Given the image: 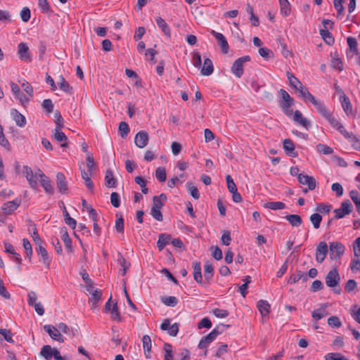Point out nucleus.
<instances>
[{"instance_id":"17","label":"nucleus","mask_w":360,"mask_h":360,"mask_svg":"<svg viewBox=\"0 0 360 360\" xmlns=\"http://www.w3.org/2000/svg\"><path fill=\"white\" fill-rule=\"evenodd\" d=\"M283 149L288 156L296 158L298 155L297 151H295V147L294 143L290 139H285L283 140Z\"/></svg>"},{"instance_id":"63","label":"nucleus","mask_w":360,"mask_h":360,"mask_svg":"<svg viewBox=\"0 0 360 360\" xmlns=\"http://www.w3.org/2000/svg\"><path fill=\"white\" fill-rule=\"evenodd\" d=\"M38 5L42 13H51V11L47 0H38Z\"/></svg>"},{"instance_id":"26","label":"nucleus","mask_w":360,"mask_h":360,"mask_svg":"<svg viewBox=\"0 0 360 360\" xmlns=\"http://www.w3.org/2000/svg\"><path fill=\"white\" fill-rule=\"evenodd\" d=\"M60 233L62 234V240L65 244V248L70 250V252L72 251V240L70 237L69 236L67 228L65 226H63L60 229Z\"/></svg>"},{"instance_id":"46","label":"nucleus","mask_w":360,"mask_h":360,"mask_svg":"<svg viewBox=\"0 0 360 360\" xmlns=\"http://www.w3.org/2000/svg\"><path fill=\"white\" fill-rule=\"evenodd\" d=\"M281 7V13L283 16H288L290 15L291 12L290 4L288 0L283 1V2H280Z\"/></svg>"},{"instance_id":"23","label":"nucleus","mask_w":360,"mask_h":360,"mask_svg":"<svg viewBox=\"0 0 360 360\" xmlns=\"http://www.w3.org/2000/svg\"><path fill=\"white\" fill-rule=\"evenodd\" d=\"M172 236L167 233H160L157 241V247L159 251H162L165 247L171 242Z\"/></svg>"},{"instance_id":"43","label":"nucleus","mask_w":360,"mask_h":360,"mask_svg":"<svg viewBox=\"0 0 360 360\" xmlns=\"http://www.w3.org/2000/svg\"><path fill=\"white\" fill-rule=\"evenodd\" d=\"M264 207L273 210H282L285 207L283 202H269L264 204Z\"/></svg>"},{"instance_id":"59","label":"nucleus","mask_w":360,"mask_h":360,"mask_svg":"<svg viewBox=\"0 0 360 360\" xmlns=\"http://www.w3.org/2000/svg\"><path fill=\"white\" fill-rule=\"evenodd\" d=\"M328 324L333 328H340L342 326L339 318L335 316H330L328 319Z\"/></svg>"},{"instance_id":"31","label":"nucleus","mask_w":360,"mask_h":360,"mask_svg":"<svg viewBox=\"0 0 360 360\" xmlns=\"http://www.w3.org/2000/svg\"><path fill=\"white\" fill-rule=\"evenodd\" d=\"M61 129L62 128H59V129H55L54 130V134H53V136H54V138L56 141H59V142H63L62 144H61V147L63 148H67L68 147V143H67V141H68V137L66 136V135L61 131Z\"/></svg>"},{"instance_id":"32","label":"nucleus","mask_w":360,"mask_h":360,"mask_svg":"<svg viewBox=\"0 0 360 360\" xmlns=\"http://www.w3.org/2000/svg\"><path fill=\"white\" fill-rule=\"evenodd\" d=\"M105 185L109 188H115L117 186V179L113 176V172L108 169L105 176Z\"/></svg>"},{"instance_id":"8","label":"nucleus","mask_w":360,"mask_h":360,"mask_svg":"<svg viewBox=\"0 0 360 360\" xmlns=\"http://www.w3.org/2000/svg\"><path fill=\"white\" fill-rule=\"evenodd\" d=\"M56 186L58 192L61 194H66L68 191V181L64 174L58 172L56 174Z\"/></svg>"},{"instance_id":"7","label":"nucleus","mask_w":360,"mask_h":360,"mask_svg":"<svg viewBox=\"0 0 360 360\" xmlns=\"http://www.w3.org/2000/svg\"><path fill=\"white\" fill-rule=\"evenodd\" d=\"M11 91L17 99L19 100L20 103L25 105L30 101V98H27L20 90V87L13 82H10Z\"/></svg>"},{"instance_id":"40","label":"nucleus","mask_w":360,"mask_h":360,"mask_svg":"<svg viewBox=\"0 0 360 360\" xmlns=\"http://www.w3.org/2000/svg\"><path fill=\"white\" fill-rule=\"evenodd\" d=\"M58 85L59 89L64 92L69 93L70 94H72V87L67 81H65L63 76L60 77V81L58 82Z\"/></svg>"},{"instance_id":"20","label":"nucleus","mask_w":360,"mask_h":360,"mask_svg":"<svg viewBox=\"0 0 360 360\" xmlns=\"http://www.w3.org/2000/svg\"><path fill=\"white\" fill-rule=\"evenodd\" d=\"M193 278L198 283L202 285H205V283L202 281V272H201V264L200 262H193Z\"/></svg>"},{"instance_id":"4","label":"nucleus","mask_w":360,"mask_h":360,"mask_svg":"<svg viewBox=\"0 0 360 360\" xmlns=\"http://www.w3.org/2000/svg\"><path fill=\"white\" fill-rule=\"evenodd\" d=\"M352 212V205L349 200H346L341 203L340 207L335 209L334 212L335 219H339L343 218L346 214H349Z\"/></svg>"},{"instance_id":"38","label":"nucleus","mask_w":360,"mask_h":360,"mask_svg":"<svg viewBox=\"0 0 360 360\" xmlns=\"http://www.w3.org/2000/svg\"><path fill=\"white\" fill-rule=\"evenodd\" d=\"M319 34L327 44L333 45L335 43V39L328 30L321 29Z\"/></svg>"},{"instance_id":"52","label":"nucleus","mask_w":360,"mask_h":360,"mask_svg":"<svg viewBox=\"0 0 360 360\" xmlns=\"http://www.w3.org/2000/svg\"><path fill=\"white\" fill-rule=\"evenodd\" d=\"M298 91L303 98L309 101L311 103L315 99V97L304 86L300 89Z\"/></svg>"},{"instance_id":"57","label":"nucleus","mask_w":360,"mask_h":360,"mask_svg":"<svg viewBox=\"0 0 360 360\" xmlns=\"http://www.w3.org/2000/svg\"><path fill=\"white\" fill-rule=\"evenodd\" d=\"M0 334L4 337V340L11 343H13L14 341L12 338V333L10 330L5 328H0Z\"/></svg>"},{"instance_id":"24","label":"nucleus","mask_w":360,"mask_h":360,"mask_svg":"<svg viewBox=\"0 0 360 360\" xmlns=\"http://www.w3.org/2000/svg\"><path fill=\"white\" fill-rule=\"evenodd\" d=\"M293 120L306 128L307 129L311 126L310 122L303 117L302 112L299 110H295L294 112Z\"/></svg>"},{"instance_id":"1","label":"nucleus","mask_w":360,"mask_h":360,"mask_svg":"<svg viewBox=\"0 0 360 360\" xmlns=\"http://www.w3.org/2000/svg\"><path fill=\"white\" fill-rule=\"evenodd\" d=\"M340 281V276L337 268H333L326 276V285L333 288V292L338 295L341 293V288L339 286Z\"/></svg>"},{"instance_id":"9","label":"nucleus","mask_w":360,"mask_h":360,"mask_svg":"<svg viewBox=\"0 0 360 360\" xmlns=\"http://www.w3.org/2000/svg\"><path fill=\"white\" fill-rule=\"evenodd\" d=\"M328 252V245L326 242L321 241L319 243L316 250V259L319 263H322Z\"/></svg>"},{"instance_id":"29","label":"nucleus","mask_w":360,"mask_h":360,"mask_svg":"<svg viewBox=\"0 0 360 360\" xmlns=\"http://www.w3.org/2000/svg\"><path fill=\"white\" fill-rule=\"evenodd\" d=\"M214 275V267L212 264L206 263L205 264V271H204V276L205 281V287H207L210 285V281L213 277Z\"/></svg>"},{"instance_id":"12","label":"nucleus","mask_w":360,"mask_h":360,"mask_svg":"<svg viewBox=\"0 0 360 360\" xmlns=\"http://www.w3.org/2000/svg\"><path fill=\"white\" fill-rule=\"evenodd\" d=\"M325 119L327 120L329 124L333 128L337 129L342 135H348V131L345 129L343 125L335 117H334L330 112L326 115Z\"/></svg>"},{"instance_id":"41","label":"nucleus","mask_w":360,"mask_h":360,"mask_svg":"<svg viewBox=\"0 0 360 360\" xmlns=\"http://www.w3.org/2000/svg\"><path fill=\"white\" fill-rule=\"evenodd\" d=\"M57 327L58 328L59 330L62 331L63 333L70 337H75L76 335L75 330L73 328L68 327L64 323H58L57 325Z\"/></svg>"},{"instance_id":"60","label":"nucleus","mask_w":360,"mask_h":360,"mask_svg":"<svg viewBox=\"0 0 360 360\" xmlns=\"http://www.w3.org/2000/svg\"><path fill=\"white\" fill-rule=\"evenodd\" d=\"M316 147H317L318 151H319L320 153H322L324 155H330L333 153V148L326 145L319 143L317 145Z\"/></svg>"},{"instance_id":"15","label":"nucleus","mask_w":360,"mask_h":360,"mask_svg":"<svg viewBox=\"0 0 360 360\" xmlns=\"http://www.w3.org/2000/svg\"><path fill=\"white\" fill-rule=\"evenodd\" d=\"M18 54L20 60L25 62L31 61V56L29 47L27 44L21 42L18 45Z\"/></svg>"},{"instance_id":"58","label":"nucleus","mask_w":360,"mask_h":360,"mask_svg":"<svg viewBox=\"0 0 360 360\" xmlns=\"http://www.w3.org/2000/svg\"><path fill=\"white\" fill-rule=\"evenodd\" d=\"M110 312H111V318L113 320H115L118 322L121 321L122 319H121V316H120V314L118 310L117 302H115L113 304V307H112V309L110 310Z\"/></svg>"},{"instance_id":"5","label":"nucleus","mask_w":360,"mask_h":360,"mask_svg":"<svg viewBox=\"0 0 360 360\" xmlns=\"http://www.w3.org/2000/svg\"><path fill=\"white\" fill-rule=\"evenodd\" d=\"M221 332L218 330V327L213 329L207 335L203 337L198 343V348L206 349L207 346L213 342L217 336Z\"/></svg>"},{"instance_id":"53","label":"nucleus","mask_w":360,"mask_h":360,"mask_svg":"<svg viewBox=\"0 0 360 360\" xmlns=\"http://www.w3.org/2000/svg\"><path fill=\"white\" fill-rule=\"evenodd\" d=\"M164 350H165L164 360H172V359H173L172 346L169 343H165Z\"/></svg>"},{"instance_id":"11","label":"nucleus","mask_w":360,"mask_h":360,"mask_svg":"<svg viewBox=\"0 0 360 360\" xmlns=\"http://www.w3.org/2000/svg\"><path fill=\"white\" fill-rule=\"evenodd\" d=\"M44 329L53 340L59 342H64V338L59 332L58 328H56L52 325H45Z\"/></svg>"},{"instance_id":"27","label":"nucleus","mask_w":360,"mask_h":360,"mask_svg":"<svg viewBox=\"0 0 360 360\" xmlns=\"http://www.w3.org/2000/svg\"><path fill=\"white\" fill-rule=\"evenodd\" d=\"M257 307L262 316H266L270 313L271 306L266 300H260L257 302Z\"/></svg>"},{"instance_id":"39","label":"nucleus","mask_w":360,"mask_h":360,"mask_svg":"<svg viewBox=\"0 0 360 360\" xmlns=\"http://www.w3.org/2000/svg\"><path fill=\"white\" fill-rule=\"evenodd\" d=\"M294 105V102L280 101L279 106L283 112L288 117H290L293 114V111L290 108Z\"/></svg>"},{"instance_id":"25","label":"nucleus","mask_w":360,"mask_h":360,"mask_svg":"<svg viewBox=\"0 0 360 360\" xmlns=\"http://www.w3.org/2000/svg\"><path fill=\"white\" fill-rule=\"evenodd\" d=\"M201 74L205 76H210L214 72V66L212 61L210 58L204 60L203 65L201 68Z\"/></svg>"},{"instance_id":"30","label":"nucleus","mask_w":360,"mask_h":360,"mask_svg":"<svg viewBox=\"0 0 360 360\" xmlns=\"http://www.w3.org/2000/svg\"><path fill=\"white\" fill-rule=\"evenodd\" d=\"M156 23L158 26L162 30V32L167 37H171V30L167 25V23L162 19L161 17H158L155 18Z\"/></svg>"},{"instance_id":"3","label":"nucleus","mask_w":360,"mask_h":360,"mask_svg":"<svg viewBox=\"0 0 360 360\" xmlns=\"http://www.w3.org/2000/svg\"><path fill=\"white\" fill-rule=\"evenodd\" d=\"M329 250L330 259L337 260L344 255L345 248L341 243L333 242L330 243Z\"/></svg>"},{"instance_id":"13","label":"nucleus","mask_w":360,"mask_h":360,"mask_svg":"<svg viewBox=\"0 0 360 360\" xmlns=\"http://www.w3.org/2000/svg\"><path fill=\"white\" fill-rule=\"evenodd\" d=\"M20 203L21 199L20 198H17L12 201L5 202L1 207L3 213L5 214H11L20 206Z\"/></svg>"},{"instance_id":"35","label":"nucleus","mask_w":360,"mask_h":360,"mask_svg":"<svg viewBox=\"0 0 360 360\" xmlns=\"http://www.w3.org/2000/svg\"><path fill=\"white\" fill-rule=\"evenodd\" d=\"M287 77H288V79L289 81L290 85L293 89L298 91L300 89L302 88V86H303L302 84L297 77H295L294 76L293 74H292L290 72H287Z\"/></svg>"},{"instance_id":"47","label":"nucleus","mask_w":360,"mask_h":360,"mask_svg":"<svg viewBox=\"0 0 360 360\" xmlns=\"http://www.w3.org/2000/svg\"><path fill=\"white\" fill-rule=\"evenodd\" d=\"M188 191H189L191 195L195 200L200 198V193L196 186L193 185L192 183L188 182L186 185Z\"/></svg>"},{"instance_id":"62","label":"nucleus","mask_w":360,"mask_h":360,"mask_svg":"<svg viewBox=\"0 0 360 360\" xmlns=\"http://www.w3.org/2000/svg\"><path fill=\"white\" fill-rule=\"evenodd\" d=\"M193 64L195 68H200L201 67L202 60L201 56L199 52L195 51L192 56Z\"/></svg>"},{"instance_id":"33","label":"nucleus","mask_w":360,"mask_h":360,"mask_svg":"<svg viewBox=\"0 0 360 360\" xmlns=\"http://www.w3.org/2000/svg\"><path fill=\"white\" fill-rule=\"evenodd\" d=\"M143 350L145 356L147 359L150 358V351H151V340L149 335H145L142 338Z\"/></svg>"},{"instance_id":"22","label":"nucleus","mask_w":360,"mask_h":360,"mask_svg":"<svg viewBox=\"0 0 360 360\" xmlns=\"http://www.w3.org/2000/svg\"><path fill=\"white\" fill-rule=\"evenodd\" d=\"M11 115L16 123V124L20 127H23L26 124V119L25 117L19 112L16 109H12L11 111Z\"/></svg>"},{"instance_id":"51","label":"nucleus","mask_w":360,"mask_h":360,"mask_svg":"<svg viewBox=\"0 0 360 360\" xmlns=\"http://www.w3.org/2000/svg\"><path fill=\"white\" fill-rule=\"evenodd\" d=\"M347 41L348 46H349L350 51L353 52L354 54H358L359 51L357 48L356 39L354 37H349L347 39Z\"/></svg>"},{"instance_id":"37","label":"nucleus","mask_w":360,"mask_h":360,"mask_svg":"<svg viewBox=\"0 0 360 360\" xmlns=\"http://www.w3.org/2000/svg\"><path fill=\"white\" fill-rule=\"evenodd\" d=\"M285 218L292 226L298 227L302 224V219L298 214H288Z\"/></svg>"},{"instance_id":"18","label":"nucleus","mask_w":360,"mask_h":360,"mask_svg":"<svg viewBox=\"0 0 360 360\" xmlns=\"http://www.w3.org/2000/svg\"><path fill=\"white\" fill-rule=\"evenodd\" d=\"M211 34L218 41L219 45L221 47L222 52L224 53H227L229 49V46L225 37L221 33L217 32L214 30H212Z\"/></svg>"},{"instance_id":"49","label":"nucleus","mask_w":360,"mask_h":360,"mask_svg":"<svg viewBox=\"0 0 360 360\" xmlns=\"http://www.w3.org/2000/svg\"><path fill=\"white\" fill-rule=\"evenodd\" d=\"M155 177L160 182H165L166 181L167 174L165 167H159L156 169Z\"/></svg>"},{"instance_id":"48","label":"nucleus","mask_w":360,"mask_h":360,"mask_svg":"<svg viewBox=\"0 0 360 360\" xmlns=\"http://www.w3.org/2000/svg\"><path fill=\"white\" fill-rule=\"evenodd\" d=\"M119 133L122 138H125L129 133V127L126 122H121L119 124Z\"/></svg>"},{"instance_id":"50","label":"nucleus","mask_w":360,"mask_h":360,"mask_svg":"<svg viewBox=\"0 0 360 360\" xmlns=\"http://www.w3.org/2000/svg\"><path fill=\"white\" fill-rule=\"evenodd\" d=\"M258 52L259 54L266 60L274 57L273 51L266 47L260 48Z\"/></svg>"},{"instance_id":"45","label":"nucleus","mask_w":360,"mask_h":360,"mask_svg":"<svg viewBox=\"0 0 360 360\" xmlns=\"http://www.w3.org/2000/svg\"><path fill=\"white\" fill-rule=\"evenodd\" d=\"M309 220L313 224L314 228L318 229L322 221V216L319 213H314L310 216Z\"/></svg>"},{"instance_id":"61","label":"nucleus","mask_w":360,"mask_h":360,"mask_svg":"<svg viewBox=\"0 0 360 360\" xmlns=\"http://www.w3.org/2000/svg\"><path fill=\"white\" fill-rule=\"evenodd\" d=\"M343 2H344V0H334L333 1L334 8L337 11L338 17H340L343 13V11H344V6L342 5Z\"/></svg>"},{"instance_id":"44","label":"nucleus","mask_w":360,"mask_h":360,"mask_svg":"<svg viewBox=\"0 0 360 360\" xmlns=\"http://www.w3.org/2000/svg\"><path fill=\"white\" fill-rule=\"evenodd\" d=\"M161 302L168 307H175L178 303V299L174 296L162 297Z\"/></svg>"},{"instance_id":"28","label":"nucleus","mask_w":360,"mask_h":360,"mask_svg":"<svg viewBox=\"0 0 360 360\" xmlns=\"http://www.w3.org/2000/svg\"><path fill=\"white\" fill-rule=\"evenodd\" d=\"M328 304H322L320 308L314 310L311 313L313 319H314L316 321H319L323 318L325 316H326L328 314L326 310Z\"/></svg>"},{"instance_id":"42","label":"nucleus","mask_w":360,"mask_h":360,"mask_svg":"<svg viewBox=\"0 0 360 360\" xmlns=\"http://www.w3.org/2000/svg\"><path fill=\"white\" fill-rule=\"evenodd\" d=\"M345 139H347L352 143V146L357 150L360 151V140L353 134L348 132V135H343Z\"/></svg>"},{"instance_id":"64","label":"nucleus","mask_w":360,"mask_h":360,"mask_svg":"<svg viewBox=\"0 0 360 360\" xmlns=\"http://www.w3.org/2000/svg\"><path fill=\"white\" fill-rule=\"evenodd\" d=\"M354 257L359 258L360 257V237L357 238L353 243Z\"/></svg>"},{"instance_id":"54","label":"nucleus","mask_w":360,"mask_h":360,"mask_svg":"<svg viewBox=\"0 0 360 360\" xmlns=\"http://www.w3.org/2000/svg\"><path fill=\"white\" fill-rule=\"evenodd\" d=\"M22 245L25 250L27 257L30 260L32 255V245L30 243L29 240L27 238L22 239Z\"/></svg>"},{"instance_id":"21","label":"nucleus","mask_w":360,"mask_h":360,"mask_svg":"<svg viewBox=\"0 0 360 360\" xmlns=\"http://www.w3.org/2000/svg\"><path fill=\"white\" fill-rule=\"evenodd\" d=\"M340 101L341 103V105L343 108V110L346 113V115L347 116L352 115L353 114L352 105L349 98L346 95L340 96Z\"/></svg>"},{"instance_id":"6","label":"nucleus","mask_w":360,"mask_h":360,"mask_svg":"<svg viewBox=\"0 0 360 360\" xmlns=\"http://www.w3.org/2000/svg\"><path fill=\"white\" fill-rule=\"evenodd\" d=\"M22 173L26 177L30 186L34 190L38 188V184L37 181V174L35 175L33 173L32 168L27 165H25L22 168Z\"/></svg>"},{"instance_id":"2","label":"nucleus","mask_w":360,"mask_h":360,"mask_svg":"<svg viewBox=\"0 0 360 360\" xmlns=\"http://www.w3.org/2000/svg\"><path fill=\"white\" fill-rule=\"evenodd\" d=\"M250 60L249 56H244L236 59L231 66V72L238 78H240L243 75V64Z\"/></svg>"},{"instance_id":"55","label":"nucleus","mask_w":360,"mask_h":360,"mask_svg":"<svg viewBox=\"0 0 360 360\" xmlns=\"http://www.w3.org/2000/svg\"><path fill=\"white\" fill-rule=\"evenodd\" d=\"M325 359L326 360H347V358H345V356H344L342 354L340 353H328L326 356H325Z\"/></svg>"},{"instance_id":"19","label":"nucleus","mask_w":360,"mask_h":360,"mask_svg":"<svg viewBox=\"0 0 360 360\" xmlns=\"http://www.w3.org/2000/svg\"><path fill=\"white\" fill-rule=\"evenodd\" d=\"M58 349L56 348H52L50 345H44L40 351V355L43 356L46 360H51L56 356V352H58Z\"/></svg>"},{"instance_id":"14","label":"nucleus","mask_w":360,"mask_h":360,"mask_svg":"<svg viewBox=\"0 0 360 360\" xmlns=\"http://www.w3.org/2000/svg\"><path fill=\"white\" fill-rule=\"evenodd\" d=\"M298 181L301 184L307 185L308 189L310 191H313L316 186L315 179L304 173H300L298 175Z\"/></svg>"},{"instance_id":"10","label":"nucleus","mask_w":360,"mask_h":360,"mask_svg":"<svg viewBox=\"0 0 360 360\" xmlns=\"http://www.w3.org/2000/svg\"><path fill=\"white\" fill-rule=\"evenodd\" d=\"M36 252L40 257L39 261L41 262L47 269H49L50 267L51 259L46 248L42 245H40L36 248Z\"/></svg>"},{"instance_id":"16","label":"nucleus","mask_w":360,"mask_h":360,"mask_svg":"<svg viewBox=\"0 0 360 360\" xmlns=\"http://www.w3.org/2000/svg\"><path fill=\"white\" fill-rule=\"evenodd\" d=\"M136 146L139 148H143L148 143V134L145 131H141L136 134L134 139Z\"/></svg>"},{"instance_id":"34","label":"nucleus","mask_w":360,"mask_h":360,"mask_svg":"<svg viewBox=\"0 0 360 360\" xmlns=\"http://www.w3.org/2000/svg\"><path fill=\"white\" fill-rule=\"evenodd\" d=\"M40 183L46 193L51 195H53L55 193L53 186L49 177L40 179Z\"/></svg>"},{"instance_id":"56","label":"nucleus","mask_w":360,"mask_h":360,"mask_svg":"<svg viewBox=\"0 0 360 360\" xmlns=\"http://www.w3.org/2000/svg\"><path fill=\"white\" fill-rule=\"evenodd\" d=\"M41 106L48 114L52 112L53 110V104L50 98L44 99L41 103Z\"/></svg>"},{"instance_id":"36","label":"nucleus","mask_w":360,"mask_h":360,"mask_svg":"<svg viewBox=\"0 0 360 360\" xmlns=\"http://www.w3.org/2000/svg\"><path fill=\"white\" fill-rule=\"evenodd\" d=\"M313 105L316 108V110L319 112L325 118L328 114H329V110L327 109L324 103L320 101H317L316 98L311 102Z\"/></svg>"}]
</instances>
